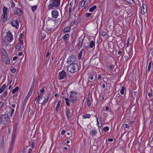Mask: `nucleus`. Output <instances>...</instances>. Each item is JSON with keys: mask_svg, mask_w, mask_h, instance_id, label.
<instances>
[{"mask_svg": "<svg viewBox=\"0 0 153 153\" xmlns=\"http://www.w3.org/2000/svg\"><path fill=\"white\" fill-rule=\"evenodd\" d=\"M50 4L48 5V10H51L59 6L60 4V0H50Z\"/></svg>", "mask_w": 153, "mask_h": 153, "instance_id": "1", "label": "nucleus"}, {"mask_svg": "<svg viewBox=\"0 0 153 153\" xmlns=\"http://www.w3.org/2000/svg\"><path fill=\"white\" fill-rule=\"evenodd\" d=\"M68 71L71 73H74L78 72L79 70V67L78 65L76 63L68 65L67 67Z\"/></svg>", "mask_w": 153, "mask_h": 153, "instance_id": "2", "label": "nucleus"}, {"mask_svg": "<svg viewBox=\"0 0 153 153\" xmlns=\"http://www.w3.org/2000/svg\"><path fill=\"white\" fill-rule=\"evenodd\" d=\"M13 40V37L11 32L9 31L7 33L4 40V42L6 44H9Z\"/></svg>", "mask_w": 153, "mask_h": 153, "instance_id": "3", "label": "nucleus"}, {"mask_svg": "<svg viewBox=\"0 0 153 153\" xmlns=\"http://www.w3.org/2000/svg\"><path fill=\"white\" fill-rule=\"evenodd\" d=\"M16 134V130H15V131H13L12 134L11 141L10 146L9 150L8 152V153H11V151L13 150V147L14 144Z\"/></svg>", "mask_w": 153, "mask_h": 153, "instance_id": "4", "label": "nucleus"}, {"mask_svg": "<svg viewBox=\"0 0 153 153\" xmlns=\"http://www.w3.org/2000/svg\"><path fill=\"white\" fill-rule=\"evenodd\" d=\"M76 58L74 55L71 54L70 55L67 60V63L68 65H70L76 64Z\"/></svg>", "mask_w": 153, "mask_h": 153, "instance_id": "5", "label": "nucleus"}, {"mask_svg": "<svg viewBox=\"0 0 153 153\" xmlns=\"http://www.w3.org/2000/svg\"><path fill=\"white\" fill-rule=\"evenodd\" d=\"M8 116V114H4L1 115L0 119L1 124L4 125L7 124L9 119Z\"/></svg>", "mask_w": 153, "mask_h": 153, "instance_id": "6", "label": "nucleus"}, {"mask_svg": "<svg viewBox=\"0 0 153 153\" xmlns=\"http://www.w3.org/2000/svg\"><path fill=\"white\" fill-rule=\"evenodd\" d=\"M69 99L73 103L75 102L76 100V93L74 91H71L69 93Z\"/></svg>", "mask_w": 153, "mask_h": 153, "instance_id": "7", "label": "nucleus"}, {"mask_svg": "<svg viewBox=\"0 0 153 153\" xmlns=\"http://www.w3.org/2000/svg\"><path fill=\"white\" fill-rule=\"evenodd\" d=\"M20 22L19 20H13L11 22V25L15 27L16 29H18L19 27V23Z\"/></svg>", "mask_w": 153, "mask_h": 153, "instance_id": "8", "label": "nucleus"}, {"mask_svg": "<svg viewBox=\"0 0 153 153\" xmlns=\"http://www.w3.org/2000/svg\"><path fill=\"white\" fill-rule=\"evenodd\" d=\"M58 79L59 80L64 79L66 76V73L64 70L60 71L59 74Z\"/></svg>", "mask_w": 153, "mask_h": 153, "instance_id": "9", "label": "nucleus"}, {"mask_svg": "<svg viewBox=\"0 0 153 153\" xmlns=\"http://www.w3.org/2000/svg\"><path fill=\"white\" fill-rule=\"evenodd\" d=\"M51 15L53 18L56 19L59 16V12L57 10L54 9L51 12Z\"/></svg>", "mask_w": 153, "mask_h": 153, "instance_id": "10", "label": "nucleus"}, {"mask_svg": "<svg viewBox=\"0 0 153 153\" xmlns=\"http://www.w3.org/2000/svg\"><path fill=\"white\" fill-rule=\"evenodd\" d=\"M2 59L3 62L6 64L9 65L10 64V59L8 57V56L2 57Z\"/></svg>", "mask_w": 153, "mask_h": 153, "instance_id": "11", "label": "nucleus"}, {"mask_svg": "<svg viewBox=\"0 0 153 153\" xmlns=\"http://www.w3.org/2000/svg\"><path fill=\"white\" fill-rule=\"evenodd\" d=\"M65 112L67 118V119H69L71 118L72 114L69 109L68 108H66L65 110Z\"/></svg>", "mask_w": 153, "mask_h": 153, "instance_id": "12", "label": "nucleus"}, {"mask_svg": "<svg viewBox=\"0 0 153 153\" xmlns=\"http://www.w3.org/2000/svg\"><path fill=\"white\" fill-rule=\"evenodd\" d=\"M141 13L143 14H145L147 11L146 6V4L143 3L141 7Z\"/></svg>", "mask_w": 153, "mask_h": 153, "instance_id": "13", "label": "nucleus"}, {"mask_svg": "<svg viewBox=\"0 0 153 153\" xmlns=\"http://www.w3.org/2000/svg\"><path fill=\"white\" fill-rule=\"evenodd\" d=\"M27 102L23 101L22 102L21 105V113L22 114L23 113L24 110L25 109V106L26 105V103Z\"/></svg>", "mask_w": 153, "mask_h": 153, "instance_id": "14", "label": "nucleus"}, {"mask_svg": "<svg viewBox=\"0 0 153 153\" xmlns=\"http://www.w3.org/2000/svg\"><path fill=\"white\" fill-rule=\"evenodd\" d=\"M97 132L95 128L91 130L90 132L89 133L91 136L93 137L96 136Z\"/></svg>", "mask_w": 153, "mask_h": 153, "instance_id": "15", "label": "nucleus"}, {"mask_svg": "<svg viewBox=\"0 0 153 153\" xmlns=\"http://www.w3.org/2000/svg\"><path fill=\"white\" fill-rule=\"evenodd\" d=\"M50 97V95L49 94H48L45 95V97H44V100H42L41 102H39V103L42 104L44 102L47 103V101L49 100V98Z\"/></svg>", "mask_w": 153, "mask_h": 153, "instance_id": "16", "label": "nucleus"}, {"mask_svg": "<svg viewBox=\"0 0 153 153\" xmlns=\"http://www.w3.org/2000/svg\"><path fill=\"white\" fill-rule=\"evenodd\" d=\"M1 51L2 54L1 57L6 56H7V53L5 49L3 48L1 49Z\"/></svg>", "mask_w": 153, "mask_h": 153, "instance_id": "17", "label": "nucleus"}, {"mask_svg": "<svg viewBox=\"0 0 153 153\" xmlns=\"http://www.w3.org/2000/svg\"><path fill=\"white\" fill-rule=\"evenodd\" d=\"M7 19V14H3L1 17V20L3 22H5Z\"/></svg>", "mask_w": 153, "mask_h": 153, "instance_id": "18", "label": "nucleus"}, {"mask_svg": "<svg viewBox=\"0 0 153 153\" xmlns=\"http://www.w3.org/2000/svg\"><path fill=\"white\" fill-rule=\"evenodd\" d=\"M78 46L79 48H80L82 46L83 40L82 39L79 38L78 40Z\"/></svg>", "mask_w": 153, "mask_h": 153, "instance_id": "19", "label": "nucleus"}, {"mask_svg": "<svg viewBox=\"0 0 153 153\" xmlns=\"http://www.w3.org/2000/svg\"><path fill=\"white\" fill-rule=\"evenodd\" d=\"M23 44V42L21 41L19 43V44H18L16 46V49H18V50H19L21 48L22 46V45Z\"/></svg>", "mask_w": 153, "mask_h": 153, "instance_id": "20", "label": "nucleus"}, {"mask_svg": "<svg viewBox=\"0 0 153 153\" xmlns=\"http://www.w3.org/2000/svg\"><path fill=\"white\" fill-rule=\"evenodd\" d=\"M71 30V28L70 27L67 26L63 30V32L66 33L69 32Z\"/></svg>", "mask_w": 153, "mask_h": 153, "instance_id": "21", "label": "nucleus"}, {"mask_svg": "<svg viewBox=\"0 0 153 153\" xmlns=\"http://www.w3.org/2000/svg\"><path fill=\"white\" fill-rule=\"evenodd\" d=\"M45 88V86H43L42 88L41 89L39 90L38 91V95H39L41 96L42 94L45 91L44 88Z\"/></svg>", "mask_w": 153, "mask_h": 153, "instance_id": "22", "label": "nucleus"}, {"mask_svg": "<svg viewBox=\"0 0 153 153\" xmlns=\"http://www.w3.org/2000/svg\"><path fill=\"white\" fill-rule=\"evenodd\" d=\"M91 114H86L82 115V117L84 119L90 118L91 117Z\"/></svg>", "mask_w": 153, "mask_h": 153, "instance_id": "23", "label": "nucleus"}, {"mask_svg": "<svg viewBox=\"0 0 153 153\" xmlns=\"http://www.w3.org/2000/svg\"><path fill=\"white\" fill-rule=\"evenodd\" d=\"M8 10L7 8L5 7L4 6L2 8V11L3 14H7V13Z\"/></svg>", "mask_w": 153, "mask_h": 153, "instance_id": "24", "label": "nucleus"}, {"mask_svg": "<svg viewBox=\"0 0 153 153\" xmlns=\"http://www.w3.org/2000/svg\"><path fill=\"white\" fill-rule=\"evenodd\" d=\"M95 45V41H91L89 44V47L90 48H92Z\"/></svg>", "mask_w": 153, "mask_h": 153, "instance_id": "25", "label": "nucleus"}, {"mask_svg": "<svg viewBox=\"0 0 153 153\" xmlns=\"http://www.w3.org/2000/svg\"><path fill=\"white\" fill-rule=\"evenodd\" d=\"M69 38V35L68 33L66 34L63 36L64 40H68Z\"/></svg>", "mask_w": 153, "mask_h": 153, "instance_id": "26", "label": "nucleus"}, {"mask_svg": "<svg viewBox=\"0 0 153 153\" xmlns=\"http://www.w3.org/2000/svg\"><path fill=\"white\" fill-rule=\"evenodd\" d=\"M65 103L68 106H69L70 105L69 102L71 101L70 100H69V99L68 98H65Z\"/></svg>", "mask_w": 153, "mask_h": 153, "instance_id": "27", "label": "nucleus"}, {"mask_svg": "<svg viewBox=\"0 0 153 153\" xmlns=\"http://www.w3.org/2000/svg\"><path fill=\"white\" fill-rule=\"evenodd\" d=\"M97 8L96 5H94L90 8L89 10V11L90 12H92L94 11Z\"/></svg>", "mask_w": 153, "mask_h": 153, "instance_id": "28", "label": "nucleus"}, {"mask_svg": "<svg viewBox=\"0 0 153 153\" xmlns=\"http://www.w3.org/2000/svg\"><path fill=\"white\" fill-rule=\"evenodd\" d=\"M14 109L11 108L10 109V111L9 112V114L10 117H12L13 114L14 113Z\"/></svg>", "mask_w": 153, "mask_h": 153, "instance_id": "29", "label": "nucleus"}, {"mask_svg": "<svg viewBox=\"0 0 153 153\" xmlns=\"http://www.w3.org/2000/svg\"><path fill=\"white\" fill-rule=\"evenodd\" d=\"M125 89V87L124 86H123L120 91V93L121 94L123 95L124 94Z\"/></svg>", "mask_w": 153, "mask_h": 153, "instance_id": "30", "label": "nucleus"}, {"mask_svg": "<svg viewBox=\"0 0 153 153\" xmlns=\"http://www.w3.org/2000/svg\"><path fill=\"white\" fill-rule=\"evenodd\" d=\"M86 102H87V105L88 106H90L91 105V102L88 97L86 98Z\"/></svg>", "mask_w": 153, "mask_h": 153, "instance_id": "31", "label": "nucleus"}, {"mask_svg": "<svg viewBox=\"0 0 153 153\" xmlns=\"http://www.w3.org/2000/svg\"><path fill=\"white\" fill-rule=\"evenodd\" d=\"M61 104V100H59L58 102L57 106L56 107V110L57 111L58 110V108H59Z\"/></svg>", "mask_w": 153, "mask_h": 153, "instance_id": "32", "label": "nucleus"}, {"mask_svg": "<svg viewBox=\"0 0 153 153\" xmlns=\"http://www.w3.org/2000/svg\"><path fill=\"white\" fill-rule=\"evenodd\" d=\"M30 95L29 94H27V96H26V98H25L24 100L23 101L27 102L28 100V99L30 97Z\"/></svg>", "mask_w": 153, "mask_h": 153, "instance_id": "33", "label": "nucleus"}, {"mask_svg": "<svg viewBox=\"0 0 153 153\" xmlns=\"http://www.w3.org/2000/svg\"><path fill=\"white\" fill-rule=\"evenodd\" d=\"M21 10L20 9H18L16 11V13L18 16H20L21 14Z\"/></svg>", "mask_w": 153, "mask_h": 153, "instance_id": "34", "label": "nucleus"}, {"mask_svg": "<svg viewBox=\"0 0 153 153\" xmlns=\"http://www.w3.org/2000/svg\"><path fill=\"white\" fill-rule=\"evenodd\" d=\"M19 89V88L18 87H16L14 89L12 90V92L14 94L16 93L18 90Z\"/></svg>", "mask_w": 153, "mask_h": 153, "instance_id": "35", "label": "nucleus"}, {"mask_svg": "<svg viewBox=\"0 0 153 153\" xmlns=\"http://www.w3.org/2000/svg\"><path fill=\"white\" fill-rule=\"evenodd\" d=\"M87 0H83L80 4V6L81 7H83L85 4V3L86 2Z\"/></svg>", "mask_w": 153, "mask_h": 153, "instance_id": "36", "label": "nucleus"}, {"mask_svg": "<svg viewBox=\"0 0 153 153\" xmlns=\"http://www.w3.org/2000/svg\"><path fill=\"white\" fill-rule=\"evenodd\" d=\"M151 62H150L149 63L148 66V67L147 70L149 72L151 70Z\"/></svg>", "mask_w": 153, "mask_h": 153, "instance_id": "37", "label": "nucleus"}, {"mask_svg": "<svg viewBox=\"0 0 153 153\" xmlns=\"http://www.w3.org/2000/svg\"><path fill=\"white\" fill-rule=\"evenodd\" d=\"M37 6L36 5H35L34 6H32L31 7V10L32 11H34L37 8Z\"/></svg>", "mask_w": 153, "mask_h": 153, "instance_id": "38", "label": "nucleus"}, {"mask_svg": "<svg viewBox=\"0 0 153 153\" xmlns=\"http://www.w3.org/2000/svg\"><path fill=\"white\" fill-rule=\"evenodd\" d=\"M82 53V50L79 53V55H78V58L79 59H81Z\"/></svg>", "mask_w": 153, "mask_h": 153, "instance_id": "39", "label": "nucleus"}, {"mask_svg": "<svg viewBox=\"0 0 153 153\" xmlns=\"http://www.w3.org/2000/svg\"><path fill=\"white\" fill-rule=\"evenodd\" d=\"M27 146L24 147L22 149V152L23 153H25L27 148Z\"/></svg>", "mask_w": 153, "mask_h": 153, "instance_id": "40", "label": "nucleus"}, {"mask_svg": "<svg viewBox=\"0 0 153 153\" xmlns=\"http://www.w3.org/2000/svg\"><path fill=\"white\" fill-rule=\"evenodd\" d=\"M153 142V136H151L150 137L149 140V143H152Z\"/></svg>", "mask_w": 153, "mask_h": 153, "instance_id": "41", "label": "nucleus"}, {"mask_svg": "<svg viewBox=\"0 0 153 153\" xmlns=\"http://www.w3.org/2000/svg\"><path fill=\"white\" fill-rule=\"evenodd\" d=\"M126 1L127 3L130 4H132L134 2L133 0H126Z\"/></svg>", "mask_w": 153, "mask_h": 153, "instance_id": "42", "label": "nucleus"}, {"mask_svg": "<svg viewBox=\"0 0 153 153\" xmlns=\"http://www.w3.org/2000/svg\"><path fill=\"white\" fill-rule=\"evenodd\" d=\"M6 87V85L5 84H3L2 86L1 87V89L2 90H5V88Z\"/></svg>", "mask_w": 153, "mask_h": 153, "instance_id": "43", "label": "nucleus"}, {"mask_svg": "<svg viewBox=\"0 0 153 153\" xmlns=\"http://www.w3.org/2000/svg\"><path fill=\"white\" fill-rule=\"evenodd\" d=\"M109 130V128L108 127H105L103 129V130L105 131H107Z\"/></svg>", "mask_w": 153, "mask_h": 153, "instance_id": "44", "label": "nucleus"}, {"mask_svg": "<svg viewBox=\"0 0 153 153\" xmlns=\"http://www.w3.org/2000/svg\"><path fill=\"white\" fill-rule=\"evenodd\" d=\"M72 9V6L71 4H70L69 8V10H68V13H70L71 12V11Z\"/></svg>", "mask_w": 153, "mask_h": 153, "instance_id": "45", "label": "nucleus"}, {"mask_svg": "<svg viewBox=\"0 0 153 153\" xmlns=\"http://www.w3.org/2000/svg\"><path fill=\"white\" fill-rule=\"evenodd\" d=\"M35 145V143L32 142L31 144V148L32 149H33Z\"/></svg>", "mask_w": 153, "mask_h": 153, "instance_id": "46", "label": "nucleus"}, {"mask_svg": "<svg viewBox=\"0 0 153 153\" xmlns=\"http://www.w3.org/2000/svg\"><path fill=\"white\" fill-rule=\"evenodd\" d=\"M33 91V88H31L30 89L27 94H29L30 95V94L32 93Z\"/></svg>", "mask_w": 153, "mask_h": 153, "instance_id": "47", "label": "nucleus"}, {"mask_svg": "<svg viewBox=\"0 0 153 153\" xmlns=\"http://www.w3.org/2000/svg\"><path fill=\"white\" fill-rule=\"evenodd\" d=\"M7 91H5L3 94V96L4 97H5L7 96Z\"/></svg>", "mask_w": 153, "mask_h": 153, "instance_id": "48", "label": "nucleus"}, {"mask_svg": "<svg viewBox=\"0 0 153 153\" xmlns=\"http://www.w3.org/2000/svg\"><path fill=\"white\" fill-rule=\"evenodd\" d=\"M23 36V33H21L19 34V39H22Z\"/></svg>", "mask_w": 153, "mask_h": 153, "instance_id": "49", "label": "nucleus"}, {"mask_svg": "<svg viewBox=\"0 0 153 153\" xmlns=\"http://www.w3.org/2000/svg\"><path fill=\"white\" fill-rule=\"evenodd\" d=\"M85 14H86V16L87 17H88L89 16H91V15L92 13H85Z\"/></svg>", "mask_w": 153, "mask_h": 153, "instance_id": "50", "label": "nucleus"}, {"mask_svg": "<svg viewBox=\"0 0 153 153\" xmlns=\"http://www.w3.org/2000/svg\"><path fill=\"white\" fill-rule=\"evenodd\" d=\"M106 32L105 31H103L102 33V35L103 36H105L106 35Z\"/></svg>", "mask_w": 153, "mask_h": 153, "instance_id": "51", "label": "nucleus"}, {"mask_svg": "<svg viewBox=\"0 0 153 153\" xmlns=\"http://www.w3.org/2000/svg\"><path fill=\"white\" fill-rule=\"evenodd\" d=\"M129 40H129V39H128L127 40V45H126L127 47H128L129 46V44H130Z\"/></svg>", "mask_w": 153, "mask_h": 153, "instance_id": "52", "label": "nucleus"}, {"mask_svg": "<svg viewBox=\"0 0 153 153\" xmlns=\"http://www.w3.org/2000/svg\"><path fill=\"white\" fill-rule=\"evenodd\" d=\"M40 96H41L39 95H38V97H37L36 98V99H35V101H37L38 100H39V97H40Z\"/></svg>", "mask_w": 153, "mask_h": 153, "instance_id": "53", "label": "nucleus"}, {"mask_svg": "<svg viewBox=\"0 0 153 153\" xmlns=\"http://www.w3.org/2000/svg\"><path fill=\"white\" fill-rule=\"evenodd\" d=\"M11 71L13 73H15L16 71V69L15 68H13L11 70Z\"/></svg>", "mask_w": 153, "mask_h": 153, "instance_id": "54", "label": "nucleus"}, {"mask_svg": "<svg viewBox=\"0 0 153 153\" xmlns=\"http://www.w3.org/2000/svg\"><path fill=\"white\" fill-rule=\"evenodd\" d=\"M43 97V96H40L39 98V102H42V101H41V100L42 99Z\"/></svg>", "mask_w": 153, "mask_h": 153, "instance_id": "55", "label": "nucleus"}, {"mask_svg": "<svg viewBox=\"0 0 153 153\" xmlns=\"http://www.w3.org/2000/svg\"><path fill=\"white\" fill-rule=\"evenodd\" d=\"M47 30L48 31H53V28H48L47 29Z\"/></svg>", "mask_w": 153, "mask_h": 153, "instance_id": "56", "label": "nucleus"}, {"mask_svg": "<svg viewBox=\"0 0 153 153\" xmlns=\"http://www.w3.org/2000/svg\"><path fill=\"white\" fill-rule=\"evenodd\" d=\"M124 125L125 126V127L126 128H128L129 127V126L127 124H125Z\"/></svg>", "mask_w": 153, "mask_h": 153, "instance_id": "57", "label": "nucleus"}, {"mask_svg": "<svg viewBox=\"0 0 153 153\" xmlns=\"http://www.w3.org/2000/svg\"><path fill=\"white\" fill-rule=\"evenodd\" d=\"M101 77H102V76L100 74H98V80H100Z\"/></svg>", "mask_w": 153, "mask_h": 153, "instance_id": "58", "label": "nucleus"}, {"mask_svg": "<svg viewBox=\"0 0 153 153\" xmlns=\"http://www.w3.org/2000/svg\"><path fill=\"white\" fill-rule=\"evenodd\" d=\"M113 140L112 138H108V141L109 142H112L113 141Z\"/></svg>", "mask_w": 153, "mask_h": 153, "instance_id": "59", "label": "nucleus"}, {"mask_svg": "<svg viewBox=\"0 0 153 153\" xmlns=\"http://www.w3.org/2000/svg\"><path fill=\"white\" fill-rule=\"evenodd\" d=\"M35 82H33V83H32V86H31V88H33V87L34 86V85H35Z\"/></svg>", "mask_w": 153, "mask_h": 153, "instance_id": "60", "label": "nucleus"}, {"mask_svg": "<svg viewBox=\"0 0 153 153\" xmlns=\"http://www.w3.org/2000/svg\"><path fill=\"white\" fill-rule=\"evenodd\" d=\"M65 132V131L64 130H63L61 132V134H63Z\"/></svg>", "mask_w": 153, "mask_h": 153, "instance_id": "61", "label": "nucleus"}, {"mask_svg": "<svg viewBox=\"0 0 153 153\" xmlns=\"http://www.w3.org/2000/svg\"><path fill=\"white\" fill-rule=\"evenodd\" d=\"M22 54H23V53L22 52H20L18 54V55L19 56H21L22 55Z\"/></svg>", "mask_w": 153, "mask_h": 153, "instance_id": "62", "label": "nucleus"}, {"mask_svg": "<svg viewBox=\"0 0 153 153\" xmlns=\"http://www.w3.org/2000/svg\"><path fill=\"white\" fill-rule=\"evenodd\" d=\"M105 109L106 110L108 111L109 110V108L108 106H106L105 107Z\"/></svg>", "mask_w": 153, "mask_h": 153, "instance_id": "63", "label": "nucleus"}, {"mask_svg": "<svg viewBox=\"0 0 153 153\" xmlns=\"http://www.w3.org/2000/svg\"><path fill=\"white\" fill-rule=\"evenodd\" d=\"M152 94L151 93H148V96L149 97H151L152 96Z\"/></svg>", "mask_w": 153, "mask_h": 153, "instance_id": "64", "label": "nucleus"}]
</instances>
